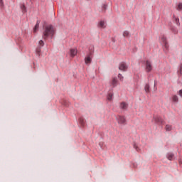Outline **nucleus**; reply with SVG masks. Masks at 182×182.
Here are the masks:
<instances>
[{"instance_id":"nucleus-1","label":"nucleus","mask_w":182,"mask_h":182,"mask_svg":"<svg viewBox=\"0 0 182 182\" xmlns=\"http://www.w3.org/2000/svg\"><path fill=\"white\" fill-rule=\"evenodd\" d=\"M43 39L45 41H46L48 38H50L52 39L53 36H55L56 29H55V27H53L52 24L43 26Z\"/></svg>"},{"instance_id":"nucleus-2","label":"nucleus","mask_w":182,"mask_h":182,"mask_svg":"<svg viewBox=\"0 0 182 182\" xmlns=\"http://www.w3.org/2000/svg\"><path fill=\"white\" fill-rule=\"evenodd\" d=\"M161 42L164 45V50L167 53L168 52V43L167 42V38L164 35L161 36Z\"/></svg>"},{"instance_id":"nucleus-3","label":"nucleus","mask_w":182,"mask_h":182,"mask_svg":"<svg viewBox=\"0 0 182 182\" xmlns=\"http://www.w3.org/2000/svg\"><path fill=\"white\" fill-rule=\"evenodd\" d=\"M116 120L118 124H121L122 126H126L127 124V120L126 119V117L123 115H118L116 117Z\"/></svg>"},{"instance_id":"nucleus-4","label":"nucleus","mask_w":182,"mask_h":182,"mask_svg":"<svg viewBox=\"0 0 182 182\" xmlns=\"http://www.w3.org/2000/svg\"><path fill=\"white\" fill-rule=\"evenodd\" d=\"M145 70L147 73H150L153 70V65H151V61L147 60L145 61Z\"/></svg>"},{"instance_id":"nucleus-5","label":"nucleus","mask_w":182,"mask_h":182,"mask_svg":"<svg viewBox=\"0 0 182 182\" xmlns=\"http://www.w3.org/2000/svg\"><path fill=\"white\" fill-rule=\"evenodd\" d=\"M109 85L113 88L116 87V86H117V85H119V80H117V77H112V79L109 82Z\"/></svg>"},{"instance_id":"nucleus-6","label":"nucleus","mask_w":182,"mask_h":182,"mask_svg":"<svg viewBox=\"0 0 182 182\" xmlns=\"http://www.w3.org/2000/svg\"><path fill=\"white\" fill-rule=\"evenodd\" d=\"M128 68L129 67L127 66V64H126V63L122 62L119 63V70H122V72H126V70H127Z\"/></svg>"},{"instance_id":"nucleus-7","label":"nucleus","mask_w":182,"mask_h":182,"mask_svg":"<svg viewBox=\"0 0 182 182\" xmlns=\"http://www.w3.org/2000/svg\"><path fill=\"white\" fill-rule=\"evenodd\" d=\"M153 121L156 123V124H163L164 120H163V118L160 117H154Z\"/></svg>"},{"instance_id":"nucleus-8","label":"nucleus","mask_w":182,"mask_h":182,"mask_svg":"<svg viewBox=\"0 0 182 182\" xmlns=\"http://www.w3.org/2000/svg\"><path fill=\"white\" fill-rule=\"evenodd\" d=\"M85 65H90L92 63V53L88 54L85 58Z\"/></svg>"},{"instance_id":"nucleus-9","label":"nucleus","mask_w":182,"mask_h":182,"mask_svg":"<svg viewBox=\"0 0 182 182\" xmlns=\"http://www.w3.org/2000/svg\"><path fill=\"white\" fill-rule=\"evenodd\" d=\"M129 107V104L126 102H122L119 104V108L121 110H127V108Z\"/></svg>"},{"instance_id":"nucleus-10","label":"nucleus","mask_w":182,"mask_h":182,"mask_svg":"<svg viewBox=\"0 0 182 182\" xmlns=\"http://www.w3.org/2000/svg\"><path fill=\"white\" fill-rule=\"evenodd\" d=\"M70 55L71 58H75L77 55V50L75 48H71L70 50Z\"/></svg>"},{"instance_id":"nucleus-11","label":"nucleus","mask_w":182,"mask_h":182,"mask_svg":"<svg viewBox=\"0 0 182 182\" xmlns=\"http://www.w3.org/2000/svg\"><path fill=\"white\" fill-rule=\"evenodd\" d=\"M99 28H102V29H105L106 28V23L105 21H101L98 23Z\"/></svg>"},{"instance_id":"nucleus-12","label":"nucleus","mask_w":182,"mask_h":182,"mask_svg":"<svg viewBox=\"0 0 182 182\" xmlns=\"http://www.w3.org/2000/svg\"><path fill=\"white\" fill-rule=\"evenodd\" d=\"M39 23H41V20L37 21L36 24L33 28V32H37V31L39 29Z\"/></svg>"},{"instance_id":"nucleus-13","label":"nucleus","mask_w":182,"mask_h":182,"mask_svg":"<svg viewBox=\"0 0 182 182\" xmlns=\"http://www.w3.org/2000/svg\"><path fill=\"white\" fill-rule=\"evenodd\" d=\"M107 100L112 102L113 100V92H109L107 97Z\"/></svg>"},{"instance_id":"nucleus-14","label":"nucleus","mask_w":182,"mask_h":182,"mask_svg":"<svg viewBox=\"0 0 182 182\" xmlns=\"http://www.w3.org/2000/svg\"><path fill=\"white\" fill-rule=\"evenodd\" d=\"M79 123H80V124H81V126L82 127H84V126H85V119L83 118V117H80V119H79Z\"/></svg>"},{"instance_id":"nucleus-15","label":"nucleus","mask_w":182,"mask_h":182,"mask_svg":"<svg viewBox=\"0 0 182 182\" xmlns=\"http://www.w3.org/2000/svg\"><path fill=\"white\" fill-rule=\"evenodd\" d=\"M172 102H173V103H178V97L177 95H173Z\"/></svg>"},{"instance_id":"nucleus-16","label":"nucleus","mask_w":182,"mask_h":182,"mask_svg":"<svg viewBox=\"0 0 182 182\" xmlns=\"http://www.w3.org/2000/svg\"><path fill=\"white\" fill-rule=\"evenodd\" d=\"M144 90L146 93H150V85L149 84H146L144 87Z\"/></svg>"},{"instance_id":"nucleus-17","label":"nucleus","mask_w":182,"mask_h":182,"mask_svg":"<svg viewBox=\"0 0 182 182\" xmlns=\"http://www.w3.org/2000/svg\"><path fill=\"white\" fill-rule=\"evenodd\" d=\"M173 129V127L170 124H166L165 127V130L166 132H171V129Z\"/></svg>"},{"instance_id":"nucleus-18","label":"nucleus","mask_w":182,"mask_h":182,"mask_svg":"<svg viewBox=\"0 0 182 182\" xmlns=\"http://www.w3.org/2000/svg\"><path fill=\"white\" fill-rule=\"evenodd\" d=\"M21 9L23 14H26V6H25V4H21Z\"/></svg>"},{"instance_id":"nucleus-19","label":"nucleus","mask_w":182,"mask_h":182,"mask_svg":"<svg viewBox=\"0 0 182 182\" xmlns=\"http://www.w3.org/2000/svg\"><path fill=\"white\" fill-rule=\"evenodd\" d=\"M129 36H130V33L127 31H124L123 37L124 38H129Z\"/></svg>"},{"instance_id":"nucleus-20","label":"nucleus","mask_w":182,"mask_h":182,"mask_svg":"<svg viewBox=\"0 0 182 182\" xmlns=\"http://www.w3.org/2000/svg\"><path fill=\"white\" fill-rule=\"evenodd\" d=\"M173 18L175 19V22H176V25L178 26H180V19L176 17V16H174V15H173Z\"/></svg>"},{"instance_id":"nucleus-21","label":"nucleus","mask_w":182,"mask_h":182,"mask_svg":"<svg viewBox=\"0 0 182 182\" xmlns=\"http://www.w3.org/2000/svg\"><path fill=\"white\" fill-rule=\"evenodd\" d=\"M173 157H174V154H168V155H167L168 160H170V161L173 160Z\"/></svg>"},{"instance_id":"nucleus-22","label":"nucleus","mask_w":182,"mask_h":182,"mask_svg":"<svg viewBox=\"0 0 182 182\" xmlns=\"http://www.w3.org/2000/svg\"><path fill=\"white\" fill-rule=\"evenodd\" d=\"M178 75L182 76V63L180 64L179 70L178 71Z\"/></svg>"},{"instance_id":"nucleus-23","label":"nucleus","mask_w":182,"mask_h":182,"mask_svg":"<svg viewBox=\"0 0 182 182\" xmlns=\"http://www.w3.org/2000/svg\"><path fill=\"white\" fill-rule=\"evenodd\" d=\"M177 11H182V3H179L176 6Z\"/></svg>"},{"instance_id":"nucleus-24","label":"nucleus","mask_w":182,"mask_h":182,"mask_svg":"<svg viewBox=\"0 0 182 182\" xmlns=\"http://www.w3.org/2000/svg\"><path fill=\"white\" fill-rule=\"evenodd\" d=\"M133 147L134 149H135V150H136V151H140V149H139V146H137V144L136 143H134L133 144Z\"/></svg>"},{"instance_id":"nucleus-25","label":"nucleus","mask_w":182,"mask_h":182,"mask_svg":"<svg viewBox=\"0 0 182 182\" xmlns=\"http://www.w3.org/2000/svg\"><path fill=\"white\" fill-rule=\"evenodd\" d=\"M118 79H119V80H121V82H123V79H124V77H123V75H122V74H118Z\"/></svg>"},{"instance_id":"nucleus-26","label":"nucleus","mask_w":182,"mask_h":182,"mask_svg":"<svg viewBox=\"0 0 182 182\" xmlns=\"http://www.w3.org/2000/svg\"><path fill=\"white\" fill-rule=\"evenodd\" d=\"M38 45L40 46H45V43L43 42V41L41 40L39 42H38Z\"/></svg>"},{"instance_id":"nucleus-27","label":"nucleus","mask_w":182,"mask_h":182,"mask_svg":"<svg viewBox=\"0 0 182 182\" xmlns=\"http://www.w3.org/2000/svg\"><path fill=\"white\" fill-rule=\"evenodd\" d=\"M106 9H107V4H103L102 11H104V12H105L106 11Z\"/></svg>"},{"instance_id":"nucleus-28","label":"nucleus","mask_w":182,"mask_h":182,"mask_svg":"<svg viewBox=\"0 0 182 182\" xmlns=\"http://www.w3.org/2000/svg\"><path fill=\"white\" fill-rule=\"evenodd\" d=\"M0 8H4V0H0Z\"/></svg>"},{"instance_id":"nucleus-29","label":"nucleus","mask_w":182,"mask_h":182,"mask_svg":"<svg viewBox=\"0 0 182 182\" xmlns=\"http://www.w3.org/2000/svg\"><path fill=\"white\" fill-rule=\"evenodd\" d=\"M178 95L181 96V97H182V90L178 91Z\"/></svg>"},{"instance_id":"nucleus-30","label":"nucleus","mask_w":182,"mask_h":182,"mask_svg":"<svg viewBox=\"0 0 182 182\" xmlns=\"http://www.w3.org/2000/svg\"><path fill=\"white\" fill-rule=\"evenodd\" d=\"M36 52H37L38 53H41V48H37V49H36Z\"/></svg>"},{"instance_id":"nucleus-31","label":"nucleus","mask_w":182,"mask_h":182,"mask_svg":"<svg viewBox=\"0 0 182 182\" xmlns=\"http://www.w3.org/2000/svg\"><path fill=\"white\" fill-rule=\"evenodd\" d=\"M65 106H68V105L65 104Z\"/></svg>"}]
</instances>
